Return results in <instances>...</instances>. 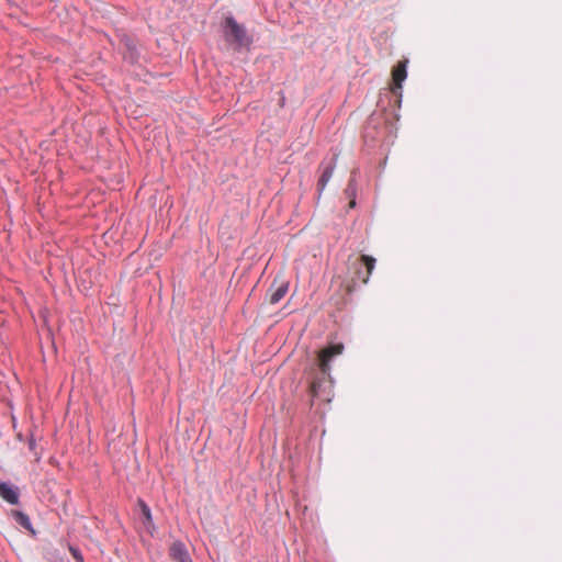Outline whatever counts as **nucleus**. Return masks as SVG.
<instances>
[{"mask_svg":"<svg viewBox=\"0 0 562 562\" xmlns=\"http://www.w3.org/2000/svg\"><path fill=\"white\" fill-rule=\"evenodd\" d=\"M288 292V283H281L276 289L273 285L269 290V302L270 304H277L280 302Z\"/></svg>","mask_w":562,"mask_h":562,"instance_id":"obj_7","label":"nucleus"},{"mask_svg":"<svg viewBox=\"0 0 562 562\" xmlns=\"http://www.w3.org/2000/svg\"><path fill=\"white\" fill-rule=\"evenodd\" d=\"M406 64L398 63L392 71V79L396 88H402V82L406 79Z\"/></svg>","mask_w":562,"mask_h":562,"instance_id":"obj_6","label":"nucleus"},{"mask_svg":"<svg viewBox=\"0 0 562 562\" xmlns=\"http://www.w3.org/2000/svg\"><path fill=\"white\" fill-rule=\"evenodd\" d=\"M224 37L227 43L233 45L235 50H239L241 47H248L252 42L245 26L239 24L233 16L225 19Z\"/></svg>","mask_w":562,"mask_h":562,"instance_id":"obj_2","label":"nucleus"},{"mask_svg":"<svg viewBox=\"0 0 562 562\" xmlns=\"http://www.w3.org/2000/svg\"><path fill=\"white\" fill-rule=\"evenodd\" d=\"M11 515L20 526L34 533L31 520L26 514L20 510H12Z\"/></svg>","mask_w":562,"mask_h":562,"instance_id":"obj_9","label":"nucleus"},{"mask_svg":"<svg viewBox=\"0 0 562 562\" xmlns=\"http://www.w3.org/2000/svg\"><path fill=\"white\" fill-rule=\"evenodd\" d=\"M170 557L175 562H192L186 546L182 542H173L170 547Z\"/></svg>","mask_w":562,"mask_h":562,"instance_id":"obj_4","label":"nucleus"},{"mask_svg":"<svg viewBox=\"0 0 562 562\" xmlns=\"http://www.w3.org/2000/svg\"><path fill=\"white\" fill-rule=\"evenodd\" d=\"M344 350L342 344L330 345L318 352L316 367L312 366L305 371L310 382V395L313 398L329 401L330 361Z\"/></svg>","mask_w":562,"mask_h":562,"instance_id":"obj_1","label":"nucleus"},{"mask_svg":"<svg viewBox=\"0 0 562 562\" xmlns=\"http://www.w3.org/2000/svg\"><path fill=\"white\" fill-rule=\"evenodd\" d=\"M138 506H139L140 510H142V515L144 517L145 524L150 526L151 522H153V518H151V513H150L149 507L142 499H138Z\"/></svg>","mask_w":562,"mask_h":562,"instance_id":"obj_10","label":"nucleus"},{"mask_svg":"<svg viewBox=\"0 0 562 562\" xmlns=\"http://www.w3.org/2000/svg\"><path fill=\"white\" fill-rule=\"evenodd\" d=\"M0 496L9 504L15 505L19 503L18 490L8 483H0Z\"/></svg>","mask_w":562,"mask_h":562,"instance_id":"obj_5","label":"nucleus"},{"mask_svg":"<svg viewBox=\"0 0 562 562\" xmlns=\"http://www.w3.org/2000/svg\"><path fill=\"white\" fill-rule=\"evenodd\" d=\"M355 205H356V201H355V199H351V201L349 202V207L352 209V207H355Z\"/></svg>","mask_w":562,"mask_h":562,"instance_id":"obj_14","label":"nucleus"},{"mask_svg":"<svg viewBox=\"0 0 562 562\" xmlns=\"http://www.w3.org/2000/svg\"><path fill=\"white\" fill-rule=\"evenodd\" d=\"M29 447H30L31 450H33L35 448V440L34 439H30Z\"/></svg>","mask_w":562,"mask_h":562,"instance_id":"obj_13","label":"nucleus"},{"mask_svg":"<svg viewBox=\"0 0 562 562\" xmlns=\"http://www.w3.org/2000/svg\"><path fill=\"white\" fill-rule=\"evenodd\" d=\"M375 267V259L368 255L360 256L356 262H353V270L356 278L352 279L353 282L357 280L361 283L366 284L369 281V278Z\"/></svg>","mask_w":562,"mask_h":562,"instance_id":"obj_3","label":"nucleus"},{"mask_svg":"<svg viewBox=\"0 0 562 562\" xmlns=\"http://www.w3.org/2000/svg\"><path fill=\"white\" fill-rule=\"evenodd\" d=\"M334 169H335V164L328 165L323 169L322 175L317 182V190L319 193H322L325 190L327 183L331 179Z\"/></svg>","mask_w":562,"mask_h":562,"instance_id":"obj_8","label":"nucleus"},{"mask_svg":"<svg viewBox=\"0 0 562 562\" xmlns=\"http://www.w3.org/2000/svg\"><path fill=\"white\" fill-rule=\"evenodd\" d=\"M345 192H346L348 195H353V193H355V188L352 187L351 181L349 182V184H348V187H347V189H346V191H345Z\"/></svg>","mask_w":562,"mask_h":562,"instance_id":"obj_12","label":"nucleus"},{"mask_svg":"<svg viewBox=\"0 0 562 562\" xmlns=\"http://www.w3.org/2000/svg\"><path fill=\"white\" fill-rule=\"evenodd\" d=\"M70 550H71L72 555L75 557V559H76L77 561L81 562V561H82V557H81V554L78 552V550L72 549V548H71Z\"/></svg>","mask_w":562,"mask_h":562,"instance_id":"obj_11","label":"nucleus"}]
</instances>
